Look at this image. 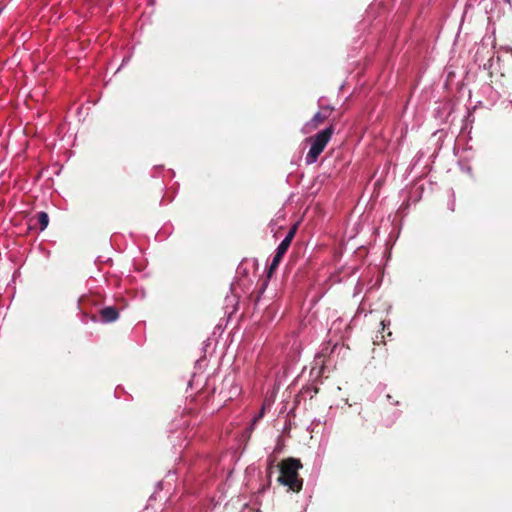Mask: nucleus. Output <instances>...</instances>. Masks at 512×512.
Wrapping results in <instances>:
<instances>
[{"instance_id": "0eeeda50", "label": "nucleus", "mask_w": 512, "mask_h": 512, "mask_svg": "<svg viewBox=\"0 0 512 512\" xmlns=\"http://www.w3.org/2000/svg\"><path fill=\"white\" fill-rule=\"evenodd\" d=\"M39 228L41 231L45 230L49 224V217L46 212H39L37 216Z\"/></svg>"}, {"instance_id": "423d86ee", "label": "nucleus", "mask_w": 512, "mask_h": 512, "mask_svg": "<svg viewBox=\"0 0 512 512\" xmlns=\"http://www.w3.org/2000/svg\"><path fill=\"white\" fill-rule=\"evenodd\" d=\"M224 384L230 386V390L226 395L229 399H232L233 397H236L240 394L241 389H240L239 385L237 383H235V381L233 379L232 380L226 379Z\"/></svg>"}, {"instance_id": "6e6552de", "label": "nucleus", "mask_w": 512, "mask_h": 512, "mask_svg": "<svg viewBox=\"0 0 512 512\" xmlns=\"http://www.w3.org/2000/svg\"><path fill=\"white\" fill-rule=\"evenodd\" d=\"M270 405H271V403L268 400H265V402H264V404L262 406L261 411L258 413L257 416H255L254 422L258 421L260 418L263 417L264 411H265L266 407H269Z\"/></svg>"}, {"instance_id": "7ed1b4c3", "label": "nucleus", "mask_w": 512, "mask_h": 512, "mask_svg": "<svg viewBox=\"0 0 512 512\" xmlns=\"http://www.w3.org/2000/svg\"><path fill=\"white\" fill-rule=\"evenodd\" d=\"M294 237V230H291L286 237L281 241V243L278 245L276 249V253L272 259V262L269 266L268 276L270 277L274 270L278 267L279 263L282 260V257L287 252L291 241Z\"/></svg>"}, {"instance_id": "f03ea898", "label": "nucleus", "mask_w": 512, "mask_h": 512, "mask_svg": "<svg viewBox=\"0 0 512 512\" xmlns=\"http://www.w3.org/2000/svg\"><path fill=\"white\" fill-rule=\"evenodd\" d=\"M333 133V126H329L317 133L313 138L308 139L311 140V147L305 157V161L308 165L314 164L317 161L319 155L324 151L326 145L331 140Z\"/></svg>"}, {"instance_id": "1a4fd4ad", "label": "nucleus", "mask_w": 512, "mask_h": 512, "mask_svg": "<svg viewBox=\"0 0 512 512\" xmlns=\"http://www.w3.org/2000/svg\"><path fill=\"white\" fill-rule=\"evenodd\" d=\"M505 3H507L511 7V0H504Z\"/></svg>"}, {"instance_id": "20e7f679", "label": "nucleus", "mask_w": 512, "mask_h": 512, "mask_svg": "<svg viewBox=\"0 0 512 512\" xmlns=\"http://www.w3.org/2000/svg\"><path fill=\"white\" fill-rule=\"evenodd\" d=\"M327 115L317 112L314 117L305 123V125L302 127L301 131L303 134H309L313 130H315L320 123H322L326 119Z\"/></svg>"}, {"instance_id": "39448f33", "label": "nucleus", "mask_w": 512, "mask_h": 512, "mask_svg": "<svg viewBox=\"0 0 512 512\" xmlns=\"http://www.w3.org/2000/svg\"><path fill=\"white\" fill-rule=\"evenodd\" d=\"M101 317L105 322H113L118 319V312L114 307H106L100 312Z\"/></svg>"}, {"instance_id": "f257e3e1", "label": "nucleus", "mask_w": 512, "mask_h": 512, "mask_svg": "<svg viewBox=\"0 0 512 512\" xmlns=\"http://www.w3.org/2000/svg\"><path fill=\"white\" fill-rule=\"evenodd\" d=\"M302 467L300 460L288 458L281 463L278 481L294 492L302 489L303 480L298 476V470Z\"/></svg>"}]
</instances>
